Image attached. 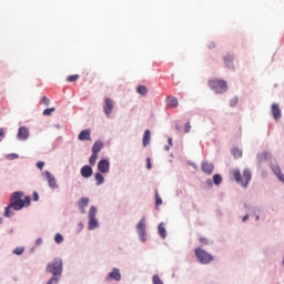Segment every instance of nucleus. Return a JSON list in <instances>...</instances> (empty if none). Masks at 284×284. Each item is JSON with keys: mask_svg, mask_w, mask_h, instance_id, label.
Masks as SVG:
<instances>
[{"mask_svg": "<svg viewBox=\"0 0 284 284\" xmlns=\"http://www.w3.org/2000/svg\"><path fill=\"white\" fill-rule=\"evenodd\" d=\"M22 199H23V192L18 191L12 193L10 197V203L4 209V216L7 219H10V216L14 215V212L12 210H14L16 212H19V210H23V207H26V201H23Z\"/></svg>", "mask_w": 284, "mask_h": 284, "instance_id": "nucleus-1", "label": "nucleus"}, {"mask_svg": "<svg viewBox=\"0 0 284 284\" xmlns=\"http://www.w3.org/2000/svg\"><path fill=\"white\" fill-rule=\"evenodd\" d=\"M232 175L236 183H241L243 187H247V185H250V181H252V173L250 170H244L243 175L241 176V171L239 169H234L232 171Z\"/></svg>", "mask_w": 284, "mask_h": 284, "instance_id": "nucleus-2", "label": "nucleus"}, {"mask_svg": "<svg viewBox=\"0 0 284 284\" xmlns=\"http://www.w3.org/2000/svg\"><path fill=\"white\" fill-rule=\"evenodd\" d=\"M209 88L214 91L215 94H223L227 92V82L221 79L209 80Z\"/></svg>", "mask_w": 284, "mask_h": 284, "instance_id": "nucleus-3", "label": "nucleus"}, {"mask_svg": "<svg viewBox=\"0 0 284 284\" xmlns=\"http://www.w3.org/2000/svg\"><path fill=\"white\" fill-rule=\"evenodd\" d=\"M45 270L49 274H53V276H61L63 272V260L55 257L52 263L47 265Z\"/></svg>", "mask_w": 284, "mask_h": 284, "instance_id": "nucleus-4", "label": "nucleus"}, {"mask_svg": "<svg viewBox=\"0 0 284 284\" xmlns=\"http://www.w3.org/2000/svg\"><path fill=\"white\" fill-rule=\"evenodd\" d=\"M195 256L203 265H207V263L214 261V256L203 248H195Z\"/></svg>", "mask_w": 284, "mask_h": 284, "instance_id": "nucleus-5", "label": "nucleus"}, {"mask_svg": "<svg viewBox=\"0 0 284 284\" xmlns=\"http://www.w3.org/2000/svg\"><path fill=\"white\" fill-rule=\"evenodd\" d=\"M89 230H97L99 227V221L97 220V207L91 206L89 210Z\"/></svg>", "mask_w": 284, "mask_h": 284, "instance_id": "nucleus-6", "label": "nucleus"}, {"mask_svg": "<svg viewBox=\"0 0 284 284\" xmlns=\"http://www.w3.org/2000/svg\"><path fill=\"white\" fill-rule=\"evenodd\" d=\"M138 234L142 241V243H145L148 241V234L145 233V217H143L136 225Z\"/></svg>", "mask_w": 284, "mask_h": 284, "instance_id": "nucleus-7", "label": "nucleus"}, {"mask_svg": "<svg viewBox=\"0 0 284 284\" xmlns=\"http://www.w3.org/2000/svg\"><path fill=\"white\" fill-rule=\"evenodd\" d=\"M114 110V100L111 98L104 99V105H103V112L106 116H110L112 114V111Z\"/></svg>", "mask_w": 284, "mask_h": 284, "instance_id": "nucleus-8", "label": "nucleus"}, {"mask_svg": "<svg viewBox=\"0 0 284 284\" xmlns=\"http://www.w3.org/2000/svg\"><path fill=\"white\" fill-rule=\"evenodd\" d=\"M98 170L102 174H108L110 172V161L103 159L98 163Z\"/></svg>", "mask_w": 284, "mask_h": 284, "instance_id": "nucleus-9", "label": "nucleus"}, {"mask_svg": "<svg viewBox=\"0 0 284 284\" xmlns=\"http://www.w3.org/2000/svg\"><path fill=\"white\" fill-rule=\"evenodd\" d=\"M45 176L49 187H51V190H58L59 184L57 183V179L54 178V175H51L49 171H45Z\"/></svg>", "mask_w": 284, "mask_h": 284, "instance_id": "nucleus-10", "label": "nucleus"}, {"mask_svg": "<svg viewBox=\"0 0 284 284\" xmlns=\"http://www.w3.org/2000/svg\"><path fill=\"white\" fill-rule=\"evenodd\" d=\"M28 136H30V131L26 126H21L18 130V139L20 141H27Z\"/></svg>", "mask_w": 284, "mask_h": 284, "instance_id": "nucleus-11", "label": "nucleus"}, {"mask_svg": "<svg viewBox=\"0 0 284 284\" xmlns=\"http://www.w3.org/2000/svg\"><path fill=\"white\" fill-rule=\"evenodd\" d=\"M201 170L204 174H212V172H214V164L211 162H202Z\"/></svg>", "mask_w": 284, "mask_h": 284, "instance_id": "nucleus-12", "label": "nucleus"}, {"mask_svg": "<svg viewBox=\"0 0 284 284\" xmlns=\"http://www.w3.org/2000/svg\"><path fill=\"white\" fill-rule=\"evenodd\" d=\"M271 110H272L273 119H275V121H278V119H281L282 116L281 106H278L277 103H273L271 106Z\"/></svg>", "mask_w": 284, "mask_h": 284, "instance_id": "nucleus-13", "label": "nucleus"}, {"mask_svg": "<svg viewBox=\"0 0 284 284\" xmlns=\"http://www.w3.org/2000/svg\"><path fill=\"white\" fill-rule=\"evenodd\" d=\"M121 281V272H119V268H113L111 273L105 277V281Z\"/></svg>", "mask_w": 284, "mask_h": 284, "instance_id": "nucleus-14", "label": "nucleus"}, {"mask_svg": "<svg viewBox=\"0 0 284 284\" xmlns=\"http://www.w3.org/2000/svg\"><path fill=\"white\" fill-rule=\"evenodd\" d=\"M92 166L89 165H84L80 170L81 176H83V179H90V176H92Z\"/></svg>", "mask_w": 284, "mask_h": 284, "instance_id": "nucleus-15", "label": "nucleus"}, {"mask_svg": "<svg viewBox=\"0 0 284 284\" xmlns=\"http://www.w3.org/2000/svg\"><path fill=\"white\" fill-rule=\"evenodd\" d=\"M104 148L103 141L98 140L92 145V154H99L101 150Z\"/></svg>", "mask_w": 284, "mask_h": 284, "instance_id": "nucleus-16", "label": "nucleus"}, {"mask_svg": "<svg viewBox=\"0 0 284 284\" xmlns=\"http://www.w3.org/2000/svg\"><path fill=\"white\" fill-rule=\"evenodd\" d=\"M90 134H91L90 129H85L80 132V134L78 135V139L79 141H90L91 139Z\"/></svg>", "mask_w": 284, "mask_h": 284, "instance_id": "nucleus-17", "label": "nucleus"}, {"mask_svg": "<svg viewBox=\"0 0 284 284\" xmlns=\"http://www.w3.org/2000/svg\"><path fill=\"white\" fill-rule=\"evenodd\" d=\"M152 139V133L150 130H145L143 134L142 145L143 148H148L150 145V140Z\"/></svg>", "mask_w": 284, "mask_h": 284, "instance_id": "nucleus-18", "label": "nucleus"}, {"mask_svg": "<svg viewBox=\"0 0 284 284\" xmlns=\"http://www.w3.org/2000/svg\"><path fill=\"white\" fill-rule=\"evenodd\" d=\"M90 203V199L82 197L79 203V209L81 210L82 214H85V207H88V204Z\"/></svg>", "mask_w": 284, "mask_h": 284, "instance_id": "nucleus-19", "label": "nucleus"}, {"mask_svg": "<svg viewBox=\"0 0 284 284\" xmlns=\"http://www.w3.org/2000/svg\"><path fill=\"white\" fill-rule=\"evenodd\" d=\"M158 234L161 239H165V236H168V232L165 231V225L163 223L158 225Z\"/></svg>", "mask_w": 284, "mask_h": 284, "instance_id": "nucleus-20", "label": "nucleus"}, {"mask_svg": "<svg viewBox=\"0 0 284 284\" xmlns=\"http://www.w3.org/2000/svg\"><path fill=\"white\" fill-rule=\"evenodd\" d=\"M168 103H169L170 108H179V99H176L174 97H169Z\"/></svg>", "mask_w": 284, "mask_h": 284, "instance_id": "nucleus-21", "label": "nucleus"}, {"mask_svg": "<svg viewBox=\"0 0 284 284\" xmlns=\"http://www.w3.org/2000/svg\"><path fill=\"white\" fill-rule=\"evenodd\" d=\"M224 63L226 68H234V58H232V55H226L224 58Z\"/></svg>", "mask_w": 284, "mask_h": 284, "instance_id": "nucleus-22", "label": "nucleus"}, {"mask_svg": "<svg viewBox=\"0 0 284 284\" xmlns=\"http://www.w3.org/2000/svg\"><path fill=\"white\" fill-rule=\"evenodd\" d=\"M273 172H274V174L277 176V179H278L280 181H282V183H284V175H283V173L281 172V168L274 166V168H273Z\"/></svg>", "mask_w": 284, "mask_h": 284, "instance_id": "nucleus-23", "label": "nucleus"}, {"mask_svg": "<svg viewBox=\"0 0 284 284\" xmlns=\"http://www.w3.org/2000/svg\"><path fill=\"white\" fill-rule=\"evenodd\" d=\"M94 179H95L97 185H103V183L105 182V179L101 173H95Z\"/></svg>", "mask_w": 284, "mask_h": 284, "instance_id": "nucleus-24", "label": "nucleus"}, {"mask_svg": "<svg viewBox=\"0 0 284 284\" xmlns=\"http://www.w3.org/2000/svg\"><path fill=\"white\" fill-rule=\"evenodd\" d=\"M136 93L141 94L142 97H145V94H148V87L139 85L136 89Z\"/></svg>", "mask_w": 284, "mask_h": 284, "instance_id": "nucleus-25", "label": "nucleus"}, {"mask_svg": "<svg viewBox=\"0 0 284 284\" xmlns=\"http://www.w3.org/2000/svg\"><path fill=\"white\" fill-rule=\"evenodd\" d=\"M232 154L234 159H241L243 156V151H241L239 148H235L232 150Z\"/></svg>", "mask_w": 284, "mask_h": 284, "instance_id": "nucleus-26", "label": "nucleus"}, {"mask_svg": "<svg viewBox=\"0 0 284 284\" xmlns=\"http://www.w3.org/2000/svg\"><path fill=\"white\" fill-rule=\"evenodd\" d=\"M159 205H163V200L159 195V190H155V207H159Z\"/></svg>", "mask_w": 284, "mask_h": 284, "instance_id": "nucleus-27", "label": "nucleus"}, {"mask_svg": "<svg viewBox=\"0 0 284 284\" xmlns=\"http://www.w3.org/2000/svg\"><path fill=\"white\" fill-rule=\"evenodd\" d=\"M97 159H99V153H92V155L89 158L90 165H97Z\"/></svg>", "mask_w": 284, "mask_h": 284, "instance_id": "nucleus-28", "label": "nucleus"}, {"mask_svg": "<svg viewBox=\"0 0 284 284\" xmlns=\"http://www.w3.org/2000/svg\"><path fill=\"white\" fill-rule=\"evenodd\" d=\"M222 181H223V178L221 175L219 174L213 175V183L215 185H221Z\"/></svg>", "mask_w": 284, "mask_h": 284, "instance_id": "nucleus-29", "label": "nucleus"}, {"mask_svg": "<svg viewBox=\"0 0 284 284\" xmlns=\"http://www.w3.org/2000/svg\"><path fill=\"white\" fill-rule=\"evenodd\" d=\"M23 252H26L24 247L18 246L13 250V254H16L17 256H21V254H23Z\"/></svg>", "mask_w": 284, "mask_h": 284, "instance_id": "nucleus-30", "label": "nucleus"}, {"mask_svg": "<svg viewBox=\"0 0 284 284\" xmlns=\"http://www.w3.org/2000/svg\"><path fill=\"white\" fill-rule=\"evenodd\" d=\"M67 81H69L70 83H74V81H79V74L69 75L67 78Z\"/></svg>", "mask_w": 284, "mask_h": 284, "instance_id": "nucleus-31", "label": "nucleus"}, {"mask_svg": "<svg viewBox=\"0 0 284 284\" xmlns=\"http://www.w3.org/2000/svg\"><path fill=\"white\" fill-rule=\"evenodd\" d=\"M54 242L55 243H63V235H61V233H57L54 236Z\"/></svg>", "mask_w": 284, "mask_h": 284, "instance_id": "nucleus-32", "label": "nucleus"}, {"mask_svg": "<svg viewBox=\"0 0 284 284\" xmlns=\"http://www.w3.org/2000/svg\"><path fill=\"white\" fill-rule=\"evenodd\" d=\"M152 281L153 284H163V280L159 275H153Z\"/></svg>", "mask_w": 284, "mask_h": 284, "instance_id": "nucleus-33", "label": "nucleus"}, {"mask_svg": "<svg viewBox=\"0 0 284 284\" xmlns=\"http://www.w3.org/2000/svg\"><path fill=\"white\" fill-rule=\"evenodd\" d=\"M54 110H55L54 108L45 109L43 111V115L44 116H50L52 114V112H54Z\"/></svg>", "mask_w": 284, "mask_h": 284, "instance_id": "nucleus-34", "label": "nucleus"}, {"mask_svg": "<svg viewBox=\"0 0 284 284\" xmlns=\"http://www.w3.org/2000/svg\"><path fill=\"white\" fill-rule=\"evenodd\" d=\"M190 130H192V125L190 124V122H187L185 125H184V133L187 134L190 132Z\"/></svg>", "mask_w": 284, "mask_h": 284, "instance_id": "nucleus-35", "label": "nucleus"}, {"mask_svg": "<svg viewBox=\"0 0 284 284\" xmlns=\"http://www.w3.org/2000/svg\"><path fill=\"white\" fill-rule=\"evenodd\" d=\"M200 243L202 245H209L210 244V241L207 240V237H200Z\"/></svg>", "mask_w": 284, "mask_h": 284, "instance_id": "nucleus-36", "label": "nucleus"}, {"mask_svg": "<svg viewBox=\"0 0 284 284\" xmlns=\"http://www.w3.org/2000/svg\"><path fill=\"white\" fill-rule=\"evenodd\" d=\"M146 170H152V160L150 158L146 159Z\"/></svg>", "mask_w": 284, "mask_h": 284, "instance_id": "nucleus-37", "label": "nucleus"}, {"mask_svg": "<svg viewBox=\"0 0 284 284\" xmlns=\"http://www.w3.org/2000/svg\"><path fill=\"white\" fill-rule=\"evenodd\" d=\"M59 283V278L58 277H51V280L48 282V284H58Z\"/></svg>", "mask_w": 284, "mask_h": 284, "instance_id": "nucleus-38", "label": "nucleus"}, {"mask_svg": "<svg viewBox=\"0 0 284 284\" xmlns=\"http://www.w3.org/2000/svg\"><path fill=\"white\" fill-rule=\"evenodd\" d=\"M42 103H43L44 105H50V99H49L48 97H43V98H42Z\"/></svg>", "mask_w": 284, "mask_h": 284, "instance_id": "nucleus-39", "label": "nucleus"}, {"mask_svg": "<svg viewBox=\"0 0 284 284\" xmlns=\"http://www.w3.org/2000/svg\"><path fill=\"white\" fill-rule=\"evenodd\" d=\"M43 165H45L44 162H38V163H37L38 170H43Z\"/></svg>", "mask_w": 284, "mask_h": 284, "instance_id": "nucleus-40", "label": "nucleus"}, {"mask_svg": "<svg viewBox=\"0 0 284 284\" xmlns=\"http://www.w3.org/2000/svg\"><path fill=\"white\" fill-rule=\"evenodd\" d=\"M239 103V99L237 98H234L231 100V105L234 106Z\"/></svg>", "mask_w": 284, "mask_h": 284, "instance_id": "nucleus-41", "label": "nucleus"}, {"mask_svg": "<svg viewBox=\"0 0 284 284\" xmlns=\"http://www.w3.org/2000/svg\"><path fill=\"white\" fill-rule=\"evenodd\" d=\"M30 201H31V199H30V196H24V205H30Z\"/></svg>", "mask_w": 284, "mask_h": 284, "instance_id": "nucleus-42", "label": "nucleus"}, {"mask_svg": "<svg viewBox=\"0 0 284 284\" xmlns=\"http://www.w3.org/2000/svg\"><path fill=\"white\" fill-rule=\"evenodd\" d=\"M33 201H39V193L37 191L33 192Z\"/></svg>", "mask_w": 284, "mask_h": 284, "instance_id": "nucleus-43", "label": "nucleus"}, {"mask_svg": "<svg viewBox=\"0 0 284 284\" xmlns=\"http://www.w3.org/2000/svg\"><path fill=\"white\" fill-rule=\"evenodd\" d=\"M43 243V240H41V239H38L37 241H36V244L37 245H41Z\"/></svg>", "mask_w": 284, "mask_h": 284, "instance_id": "nucleus-44", "label": "nucleus"}, {"mask_svg": "<svg viewBox=\"0 0 284 284\" xmlns=\"http://www.w3.org/2000/svg\"><path fill=\"white\" fill-rule=\"evenodd\" d=\"M247 219H250V215H248V214H246V215L242 219L243 223H245V221H247Z\"/></svg>", "mask_w": 284, "mask_h": 284, "instance_id": "nucleus-45", "label": "nucleus"}, {"mask_svg": "<svg viewBox=\"0 0 284 284\" xmlns=\"http://www.w3.org/2000/svg\"><path fill=\"white\" fill-rule=\"evenodd\" d=\"M0 136H6V132H3V129H0Z\"/></svg>", "mask_w": 284, "mask_h": 284, "instance_id": "nucleus-46", "label": "nucleus"}, {"mask_svg": "<svg viewBox=\"0 0 284 284\" xmlns=\"http://www.w3.org/2000/svg\"><path fill=\"white\" fill-rule=\"evenodd\" d=\"M169 145H172V138H169Z\"/></svg>", "mask_w": 284, "mask_h": 284, "instance_id": "nucleus-47", "label": "nucleus"}, {"mask_svg": "<svg viewBox=\"0 0 284 284\" xmlns=\"http://www.w3.org/2000/svg\"><path fill=\"white\" fill-rule=\"evenodd\" d=\"M175 130H178V132H179V130H181V129L179 128V125H175Z\"/></svg>", "mask_w": 284, "mask_h": 284, "instance_id": "nucleus-48", "label": "nucleus"}, {"mask_svg": "<svg viewBox=\"0 0 284 284\" xmlns=\"http://www.w3.org/2000/svg\"><path fill=\"white\" fill-rule=\"evenodd\" d=\"M1 223H3V219H0V225H1Z\"/></svg>", "mask_w": 284, "mask_h": 284, "instance_id": "nucleus-49", "label": "nucleus"}, {"mask_svg": "<svg viewBox=\"0 0 284 284\" xmlns=\"http://www.w3.org/2000/svg\"><path fill=\"white\" fill-rule=\"evenodd\" d=\"M165 150H170V146H165Z\"/></svg>", "mask_w": 284, "mask_h": 284, "instance_id": "nucleus-50", "label": "nucleus"}]
</instances>
